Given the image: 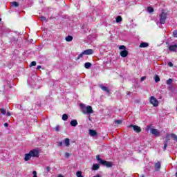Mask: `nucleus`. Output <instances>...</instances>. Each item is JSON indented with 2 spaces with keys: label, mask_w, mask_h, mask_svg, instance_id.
<instances>
[{
  "label": "nucleus",
  "mask_w": 177,
  "mask_h": 177,
  "mask_svg": "<svg viewBox=\"0 0 177 177\" xmlns=\"http://www.w3.org/2000/svg\"><path fill=\"white\" fill-rule=\"evenodd\" d=\"M80 110L83 114H93V109L91 106H86L85 104H80Z\"/></svg>",
  "instance_id": "obj_1"
},
{
  "label": "nucleus",
  "mask_w": 177,
  "mask_h": 177,
  "mask_svg": "<svg viewBox=\"0 0 177 177\" xmlns=\"http://www.w3.org/2000/svg\"><path fill=\"white\" fill-rule=\"evenodd\" d=\"M96 160H97L100 164L104 165V167H106V168H111L113 167V162L102 160L99 155L96 156Z\"/></svg>",
  "instance_id": "obj_2"
},
{
  "label": "nucleus",
  "mask_w": 177,
  "mask_h": 177,
  "mask_svg": "<svg viewBox=\"0 0 177 177\" xmlns=\"http://www.w3.org/2000/svg\"><path fill=\"white\" fill-rule=\"evenodd\" d=\"M167 17H168V12L162 10V12L160 15V24H165V21L167 20Z\"/></svg>",
  "instance_id": "obj_3"
},
{
  "label": "nucleus",
  "mask_w": 177,
  "mask_h": 177,
  "mask_svg": "<svg viewBox=\"0 0 177 177\" xmlns=\"http://www.w3.org/2000/svg\"><path fill=\"white\" fill-rule=\"evenodd\" d=\"M149 102L151 104H153L154 107H157V106H158V100H157V99L154 97V96H151L150 97Z\"/></svg>",
  "instance_id": "obj_4"
},
{
  "label": "nucleus",
  "mask_w": 177,
  "mask_h": 177,
  "mask_svg": "<svg viewBox=\"0 0 177 177\" xmlns=\"http://www.w3.org/2000/svg\"><path fill=\"white\" fill-rule=\"evenodd\" d=\"M145 130L147 132H149V131H150L151 133H158V130L153 129V126L151 125L147 126Z\"/></svg>",
  "instance_id": "obj_5"
},
{
  "label": "nucleus",
  "mask_w": 177,
  "mask_h": 177,
  "mask_svg": "<svg viewBox=\"0 0 177 177\" xmlns=\"http://www.w3.org/2000/svg\"><path fill=\"white\" fill-rule=\"evenodd\" d=\"M129 128H133V131H136L137 133L142 132V129H140V127L138 125L131 124L130 126H129Z\"/></svg>",
  "instance_id": "obj_6"
},
{
  "label": "nucleus",
  "mask_w": 177,
  "mask_h": 177,
  "mask_svg": "<svg viewBox=\"0 0 177 177\" xmlns=\"http://www.w3.org/2000/svg\"><path fill=\"white\" fill-rule=\"evenodd\" d=\"M29 153L30 154L31 157H39V151L37 149L31 150Z\"/></svg>",
  "instance_id": "obj_7"
},
{
  "label": "nucleus",
  "mask_w": 177,
  "mask_h": 177,
  "mask_svg": "<svg viewBox=\"0 0 177 177\" xmlns=\"http://www.w3.org/2000/svg\"><path fill=\"white\" fill-rule=\"evenodd\" d=\"M171 138H172L174 140H176L177 142V136L176 134H171V136H169V134H167L166 136V140H167V143L168 142H169Z\"/></svg>",
  "instance_id": "obj_8"
},
{
  "label": "nucleus",
  "mask_w": 177,
  "mask_h": 177,
  "mask_svg": "<svg viewBox=\"0 0 177 177\" xmlns=\"http://www.w3.org/2000/svg\"><path fill=\"white\" fill-rule=\"evenodd\" d=\"M161 169V162H158L155 164V171H158Z\"/></svg>",
  "instance_id": "obj_9"
},
{
  "label": "nucleus",
  "mask_w": 177,
  "mask_h": 177,
  "mask_svg": "<svg viewBox=\"0 0 177 177\" xmlns=\"http://www.w3.org/2000/svg\"><path fill=\"white\" fill-rule=\"evenodd\" d=\"M84 55H89L93 54V50L92 49H87L83 51Z\"/></svg>",
  "instance_id": "obj_10"
},
{
  "label": "nucleus",
  "mask_w": 177,
  "mask_h": 177,
  "mask_svg": "<svg viewBox=\"0 0 177 177\" xmlns=\"http://www.w3.org/2000/svg\"><path fill=\"white\" fill-rule=\"evenodd\" d=\"M120 56L122 57H127L128 56V51L127 50H123L120 52Z\"/></svg>",
  "instance_id": "obj_11"
},
{
  "label": "nucleus",
  "mask_w": 177,
  "mask_h": 177,
  "mask_svg": "<svg viewBox=\"0 0 177 177\" xmlns=\"http://www.w3.org/2000/svg\"><path fill=\"white\" fill-rule=\"evenodd\" d=\"M169 50H171V52H175V50H176V49H177V45L176 44L170 45L169 46Z\"/></svg>",
  "instance_id": "obj_12"
},
{
  "label": "nucleus",
  "mask_w": 177,
  "mask_h": 177,
  "mask_svg": "<svg viewBox=\"0 0 177 177\" xmlns=\"http://www.w3.org/2000/svg\"><path fill=\"white\" fill-rule=\"evenodd\" d=\"M100 88H101L102 91H104V92H106V93H109L110 92V90H109V88L100 84Z\"/></svg>",
  "instance_id": "obj_13"
},
{
  "label": "nucleus",
  "mask_w": 177,
  "mask_h": 177,
  "mask_svg": "<svg viewBox=\"0 0 177 177\" xmlns=\"http://www.w3.org/2000/svg\"><path fill=\"white\" fill-rule=\"evenodd\" d=\"M139 46H140V48H147L149 46V43L142 42Z\"/></svg>",
  "instance_id": "obj_14"
},
{
  "label": "nucleus",
  "mask_w": 177,
  "mask_h": 177,
  "mask_svg": "<svg viewBox=\"0 0 177 177\" xmlns=\"http://www.w3.org/2000/svg\"><path fill=\"white\" fill-rule=\"evenodd\" d=\"M71 127H77V125H78V122H77V120H73L71 121Z\"/></svg>",
  "instance_id": "obj_15"
},
{
  "label": "nucleus",
  "mask_w": 177,
  "mask_h": 177,
  "mask_svg": "<svg viewBox=\"0 0 177 177\" xmlns=\"http://www.w3.org/2000/svg\"><path fill=\"white\" fill-rule=\"evenodd\" d=\"M31 157L32 156H31L30 153H26L25 154V158H24L25 161H28V160L31 159Z\"/></svg>",
  "instance_id": "obj_16"
},
{
  "label": "nucleus",
  "mask_w": 177,
  "mask_h": 177,
  "mask_svg": "<svg viewBox=\"0 0 177 177\" xmlns=\"http://www.w3.org/2000/svg\"><path fill=\"white\" fill-rule=\"evenodd\" d=\"M99 168H100V165H99L97 164H94L93 165V171H97V169H99Z\"/></svg>",
  "instance_id": "obj_17"
},
{
  "label": "nucleus",
  "mask_w": 177,
  "mask_h": 177,
  "mask_svg": "<svg viewBox=\"0 0 177 177\" xmlns=\"http://www.w3.org/2000/svg\"><path fill=\"white\" fill-rule=\"evenodd\" d=\"M54 131H55V132H60V131L62 130V127L57 125L55 127L53 128Z\"/></svg>",
  "instance_id": "obj_18"
},
{
  "label": "nucleus",
  "mask_w": 177,
  "mask_h": 177,
  "mask_svg": "<svg viewBox=\"0 0 177 177\" xmlns=\"http://www.w3.org/2000/svg\"><path fill=\"white\" fill-rule=\"evenodd\" d=\"M85 68H91L92 67V64L91 62H86L84 64Z\"/></svg>",
  "instance_id": "obj_19"
},
{
  "label": "nucleus",
  "mask_w": 177,
  "mask_h": 177,
  "mask_svg": "<svg viewBox=\"0 0 177 177\" xmlns=\"http://www.w3.org/2000/svg\"><path fill=\"white\" fill-rule=\"evenodd\" d=\"M64 145L66 146V147H68V146H70V139L66 138L64 140Z\"/></svg>",
  "instance_id": "obj_20"
},
{
  "label": "nucleus",
  "mask_w": 177,
  "mask_h": 177,
  "mask_svg": "<svg viewBox=\"0 0 177 177\" xmlns=\"http://www.w3.org/2000/svg\"><path fill=\"white\" fill-rule=\"evenodd\" d=\"M12 6H13L14 8H18L19 6V3L17 1H12L10 3Z\"/></svg>",
  "instance_id": "obj_21"
},
{
  "label": "nucleus",
  "mask_w": 177,
  "mask_h": 177,
  "mask_svg": "<svg viewBox=\"0 0 177 177\" xmlns=\"http://www.w3.org/2000/svg\"><path fill=\"white\" fill-rule=\"evenodd\" d=\"M65 39L66 42H71V41H73V36L68 35V37H66Z\"/></svg>",
  "instance_id": "obj_22"
},
{
  "label": "nucleus",
  "mask_w": 177,
  "mask_h": 177,
  "mask_svg": "<svg viewBox=\"0 0 177 177\" xmlns=\"http://www.w3.org/2000/svg\"><path fill=\"white\" fill-rule=\"evenodd\" d=\"M122 21V16H118L116 17V23H121Z\"/></svg>",
  "instance_id": "obj_23"
},
{
  "label": "nucleus",
  "mask_w": 177,
  "mask_h": 177,
  "mask_svg": "<svg viewBox=\"0 0 177 177\" xmlns=\"http://www.w3.org/2000/svg\"><path fill=\"white\" fill-rule=\"evenodd\" d=\"M68 119V115H67L66 113L62 115L63 121H67Z\"/></svg>",
  "instance_id": "obj_24"
},
{
  "label": "nucleus",
  "mask_w": 177,
  "mask_h": 177,
  "mask_svg": "<svg viewBox=\"0 0 177 177\" xmlns=\"http://www.w3.org/2000/svg\"><path fill=\"white\" fill-rule=\"evenodd\" d=\"M147 10L149 13H153L154 12V9L152 7H147Z\"/></svg>",
  "instance_id": "obj_25"
},
{
  "label": "nucleus",
  "mask_w": 177,
  "mask_h": 177,
  "mask_svg": "<svg viewBox=\"0 0 177 177\" xmlns=\"http://www.w3.org/2000/svg\"><path fill=\"white\" fill-rule=\"evenodd\" d=\"M84 55H85V53L83 51L78 55V57L76 58V60H80V59H82V57H84Z\"/></svg>",
  "instance_id": "obj_26"
},
{
  "label": "nucleus",
  "mask_w": 177,
  "mask_h": 177,
  "mask_svg": "<svg viewBox=\"0 0 177 177\" xmlns=\"http://www.w3.org/2000/svg\"><path fill=\"white\" fill-rule=\"evenodd\" d=\"M76 176L77 177H84V176H82V171H78L76 172Z\"/></svg>",
  "instance_id": "obj_27"
},
{
  "label": "nucleus",
  "mask_w": 177,
  "mask_h": 177,
  "mask_svg": "<svg viewBox=\"0 0 177 177\" xmlns=\"http://www.w3.org/2000/svg\"><path fill=\"white\" fill-rule=\"evenodd\" d=\"M167 147H168V140L165 141V145L163 147V150H167Z\"/></svg>",
  "instance_id": "obj_28"
},
{
  "label": "nucleus",
  "mask_w": 177,
  "mask_h": 177,
  "mask_svg": "<svg viewBox=\"0 0 177 177\" xmlns=\"http://www.w3.org/2000/svg\"><path fill=\"white\" fill-rule=\"evenodd\" d=\"M115 124L116 125H120V124H122V120H115Z\"/></svg>",
  "instance_id": "obj_29"
},
{
  "label": "nucleus",
  "mask_w": 177,
  "mask_h": 177,
  "mask_svg": "<svg viewBox=\"0 0 177 177\" xmlns=\"http://www.w3.org/2000/svg\"><path fill=\"white\" fill-rule=\"evenodd\" d=\"M39 19L41 21H48V20H46V17H44V16H41L39 17Z\"/></svg>",
  "instance_id": "obj_30"
},
{
  "label": "nucleus",
  "mask_w": 177,
  "mask_h": 177,
  "mask_svg": "<svg viewBox=\"0 0 177 177\" xmlns=\"http://www.w3.org/2000/svg\"><path fill=\"white\" fill-rule=\"evenodd\" d=\"M172 82H174V80H173L172 79H169V80L167 81L166 84H167V85H171V84H172Z\"/></svg>",
  "instance_id": "obj_31"
},
{
  "label": "nucleus",
  "mask_w": 177,
  "mask_h": 177,
  "mask_svg": "<svg viewBox=\"0 0 177 177\" xmlns=\"http://www.w3.org/2000/svg\"><path fill=\"white\" fill-rule=\"evenodd\" d=\"M34 66H37V62L35 61L32 62L29 65V67H32Z\"/></svg>",
  "instance_id": "obj_32"
},
{
  "label": "nucleus",
  "mask_w": 177,
  "mask_h": 177,
  "mask_svg": "<svg viewBox=\"0 0 177 177\" xmlns=\"http://www.w3.org/2000/svg\"><path fill=\"white\" fill-rule=\"evenodd\" d=\"M155 82H160V77L158 75L155 77Z\"/></svg>",
  "instance_id": "obj_33"
},
{
  "label": "nucleus",
  "mask_w": 177,
  "mask_h": 177,
  "mask_svg": "<svg viewBox=\"0 0 177 177\" xmlns=\"http://www.w3.org/2000/svg\"><path fill=\"white\" fill-rule=\"evenodd\" d=\"M0 111L1 113V114H3L5 115V114H6V110L3 109H1Z\"/></svg>",
  "instance_id": "obj_34"
},
{
  "label": "nucleus",
  "mask_w": 177,
  "mask_h": 177,
  "mask_svg": "<svg viewBox=\"0 0 177 177\" xmlns=\"http://www.w3.org/2000/svg\"><path fill=\"white\" fill-rule=\"evenodd\" d=\"M173 37H174V38H177V30H174L173 32Z\"/></svg>",
  "instance_id": "obj_35"
},
{
  "label": "nucleus",
  "mask_w": 177,
  "mask_h": 177,
  "mask_svg": "<svg viewBox=\"0 0 177 177\" xmlns=\"http://www.w3.org/2000/svg\"><path fill=\"white\" fill-rule=\"evenodd\" d=\"M90 136H91V138H96L97 136V133H90Z\"/></svg>",
  "instance_id": "obj_36"
},
{
  "label": "nucleus",
  "mask_w": 177,
  "mask_h": 177,
  "mask_svg": "<svg viewBox=\"0 0 177 177\" xmlns=\"http://www.w3.org/2000/svg\"><path fill=\"white\" fill-rule=\"evenodd\" d=\"M119 49H122V50H125V49H127V47H125V46H120L119 47Z\"/></svg>",
  "instance_id": "obj_37"
},
{
  "label": "nucleus",
  "mask_w": 177,
  "mask_h": 177,
  "mask_svg": "<svg viewBox=\"0 0 177 177\" xmlns=\"http://www.w3.org/2000/svg\"><path fill=\"white\" fill-rule=\"evenodd\" d=\"M88 133H97L96 131L90 129Z\"/></svg>",
  "instance_id": "obj_38"
},
{
  "label": "nucleus",
  "mask_w": 177,
  "mask_h": 177,
  "mask_svg": "<svg viewBox=\"0 0 177 177\" xmlns=\"http://www.w3.org/2000/svg\"><path fill=\"white\" fill-rule=\"evenodd\" d=\"M46 172H49L50 171V167L49 166H47L46 167Z\"/></svg>",
  "instance_id": "obj_39"
},
{
  "label": "nucleus",
  "mask_w": 177,
  "mask_h": 177,
  "mask_svg": "<svg viewBox=\"0 0 177 177\" xmlns=\"http://www.w3.org/2000/svg\"><path fill=\"white\" fill-rule=\"evenodd\" d=\"M168 66L169 67H174V64H172V62H168Z\"/></svg>",
  "instance_id": "obj_40"
},
{
  "label": "nucleus",
  "mask_w": 177,
  "mask_h": 177,
  "mask_svg": "<svg viewBox=\"0 0 177 177\" xmlns=\"http://www.w3.org/2000/svg\"><path fill=\"white\" fill-rule=\"evenodd\" d=\"M145 80H146V76L142 77H141V80H140L141 82H143V81H145Z\"/></svg>",
  "instance_id": "obj_41"
},
{
  "label": "nucleus",
  "mask_w": 177,
  "mask_h": 177,
  "mask_svg": "<svg viewBox=\"0 0 177 177\" xmlns=\"http://www.w3.org/2000/svg\"><path fill=\"white\" fill-rule=\"evenodd\" d=\"M32 174H33V177H37V171H33Z\"/></svg>",
  "instance_id": "obj_42"
},
{
  "label": "nucleus",
  "mask_w": 177,
  "mask_h": 177,
  "mask_svg": "<svg viewBox=\"0 0 177 177\" xmlns=\"http://www.w3.org/2000/svg\"><path fill=\"white\" fill-rule=\"evenodd\" d=\"M41 68H42V66H41V65L37 66V70H41Z\"/></svg>",
  "instance_id": "obj_43"
},
{
  "label": "nucleus",
  "mask_w": 177,
  "mask_h": 177,
  "mask_svg": "<svg viewBox=\"0 0 177 177\" xmlns=\"http://www.w3.org/2000/svg\"><path fill=\"white\" fill-rule=\"evenodd\" d=\"M58 146H60V147L63 146V142H58Z\"/></svg>",
  "instance_id": "obj_44"
},
{
  "label": "nucleus",
  "mask_w": 177,
  "mask_h": 177,
  "mask_svg": "<svg viewBox=\"0 0 177 177\" xmlns=\"http://www.w3.org/2000/svg\"><path fill=\"white\" fill-rule=\"evenodd\" d=\"M10 115H11L10 113V112H8V113H7V117H10Z\"/></svg>",
  "instance_id": "obj_45"
},
{
  "label": "nucleus",
  "mask_w": 177,
  "mask_h": 177,
  "mask_svg": "<svg viewBox=\"0 0 177 177\" xmlns=\"http://www.w3.org/2000/svg\"><path fill=\"white\" fill-rule=\"evenodd\" d=\"M66 157H70V153H66Z\"/></svg>",
  "instance_id": "obj_46"
},
{
  "label": "nucleus",
  "mask_w": 177,
  "mask_h": 177,
  "mask_svg": "<svg viewBox=\"0 0 177 177\" xmlns=\"http://www.w3.org/2000/svg\"><path fill=\"white\" fill-rule=\"evenodd\" d=\"M4 127H9V124H8V123H5V124H4Z\"/></svg>",
  "instance_id": "obj_47"
},
{
  "label": "nucleus",
  "mask_w": 177,
  "mask_h": 177,
  "mask_svg": "<svg viewBox=\"0 0 177 177\" xmlns=\"http://www.w3.org/2000/svg\"><path fill=\"white\" fill-rule=\"evenodd\" d=\"M93 177H102V176H101L100 175L97 174V175L94 176H93Z\"/></svg>",
  "instance_id": "obj_48"
},
{
  "label": "nucleus",
  "mask_w": 177,
  "mask_h": 177,
  "mask_svg": "<svg viewBox=\"0 0 177 177\" xmlns=\"http://www.w3.org/2000/svg\"><path fill=\"white\" fill-rule=\"evenodd\" d=\"M155 136H160V133H154Z\"/></svg>",
  "instance_id": "obj_49"
},
{
  "label": "nucleus",
  "mask_w": 177,
  "mask_h": 177,
  "mask_svg": "<svg viewBox=\"0 0 177 177\" xmlns=\"http://www.w3.org/2000/svg\"><path fill=\"white\" fill-rule=\"evenodd\" d=\"M58 177H63V176L59 174Z\"/></svg>",
  "instance_id": "obj_50"
},
{
  "label": "nucleus",
  "mask_w": 177,
  "mask_h": 177,
  "mask_svg": "<svg viewBox=\"0 0 177 177\" xmlns=\"http://www.w3.org/2000/svg\"><path fill=\"white\" fill-rule=\"evenodd\" d=\"M127 95H131V92H128V93H127Z\"/></svg>",
  "instance_id": "obj_51"
},
{
  "label": "nucleus",
  "mask_w": 177,
  "mask_h": 177,
  "mask_svg": "<svg viewBox=\"0 0 177 177\" xmlns=\"http://www.w3.org/2000/svg\"><path fill=\"white\" fill-rule=\"evenodd\" d=\"M176 176L177 177V172L176 173Z\"/></svg>",
  "instance_id": "obj_52"
},
{
  "label": "nucleus",
  "mask_w": 177,
  "mask_h": 177,
  "mask_svg": "<svg viewBox=\"0 0 177 177\" xmlns=\"http://www.w3.org/2000/svg\"><path fill=\"white\" fill-rule=\"evenodd\" d=\"M2 19L0 18V21H1Z\"/></svg>",
  "instance_id": "obj_53"
}]
</instances>
